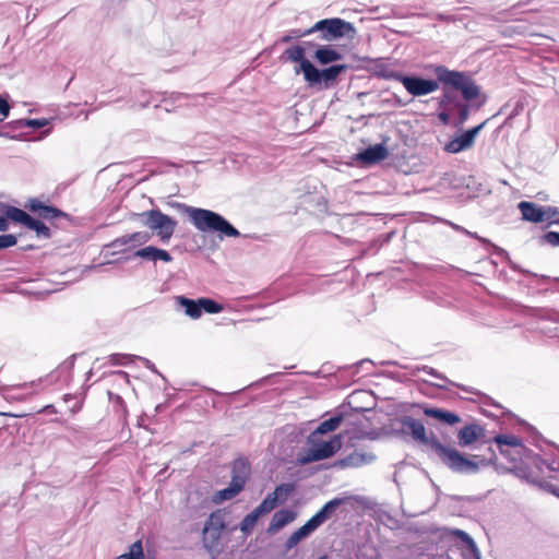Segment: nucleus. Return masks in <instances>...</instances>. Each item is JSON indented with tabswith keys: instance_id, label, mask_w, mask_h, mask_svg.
Wrapping results in <instances>:
<instances>
[{
	"instance_id": "nucleus-1",
	"label": "nucleus",
	"mask_w": 559,
	"mask_h": 559,
	"mask_svg": "<svg viewBox=\"0 0 559 559\" xmlns=\"http://www.w3.org/2000/svg\"><path fill=\"white\" fill-rule=\"evenodd\" d=\"M401 424L415 441L429 445L440 461L453 473L474 475L477 474L481 467L488 466L489 464L488 461L480 455L465 456L456 449L443 445L435 436L429 438L424 424L412 416H404L401 419Z\"/></svg>"
},
{
	"instance_id": "nucleus-2",
	"label": "nucleus",
	"mask_w": 559,
	"mask_h": 559,
	"mask_svg": "<svg viewBox=\"0 0 559 559\" xmlns=\"http://www.w3.org/2000/svg\"><path fill=\"white\" fill-rule=\"evenodd\" d=\"M425 69L432 72L442 84V95L438 102L440 109L456 108L463 103L455 92H461L466 102H471L480 95V87L465 72L450 70L442 64H428Z\"/></svg>"
},
{
	"instance_id": "nucleus-3",
	"label": "nucleus",
	"mask_w": 559,
	"mask_h": 559,
	"mask_svg": "<svg viewBox=\"0 0 559 559\" xmlns=\"http://www.w3.org/2000/svg\"><path fill=\"white\" fill-rule=\"evenodd\" d=\"M180 213L186 214L193 226L202 233H218L219 238H236L240 236L239 230L234 227L221 214L205 209L194 207L185 203L176 202L174 205Z\"/></svg>"
},
{
	"instance_id": "nucleus-4",
	"label": "nucleus",
	"mask_w": 559,
	"mask_h": 559,
	"mask_svg": "<svg viewBox=\"0 0 559 559\" xmlns=\"http://www.w3.org/2000/svg\"><path fill=\"white\" fill-rule=\"evenodd\" d=\"M311 34L319 33V38L333 41L342 38L353 40L357 31L353 23L340 17L323 19L310 27Z\"/></svg>"
},
{
	"instance_id": "nucleus-5",
	"label": "nucleus",
	"mask_w": 559,
	"mask_h": 559,
	"mask_svg": "<svg viewBox=\"0 0 559 559\" xmlns=\"http://www.w3.org/2000/svg\"><path fill=\"white\" fill-rule=\"evenodd\" d=\"M136 216L141 224L152 230L164 243L169 242L177 228V221L158 209L144 211Z\"/></svg>"
},
{
	"instance_id": "nucleus-6",
	"label": "nucleus",
	"mask_w": 559,
	"mask_h": 559,
	"mask_svg": "<svg viewBox=\"0 0 559 559\" xmlns=\"http://www.w3.org/2000/svg\"><path fill=\"white\" fill-rule=\"evenodd\" d=\"M250 473L251 466L246 457L239 456L236 460H234L231 464V480L226 488L218 490L214 495V501L223 502L231 500L237 495H239L245 488V485L250 476Z\"/></svg>"
},
{
	"instance_id": "nucleus-7",
	"label": "nucleus",
	"mask_w": 559,
	"mask_h": 559,
	"mask_svg": "<svg viewBox=\"0 0 559 559\" xmlns=\"http://www.w3.org/2000/svg\"><path fill=\"white\" fill-rule=\"evenodd\" d=\"M310 447L297 455V462L300 465H307L312 462L321 461L333 456L341 449V437L334 436L328 441H309Z\"/></svg>"
},
{
	"instance_id": "nucleus-8",
	"label": "nucleus",
	"mask_w": 559,
	"mask_h": 559,
	"mask_svg": "<svg viewBox=\"0 0 559 559\" xmlns=\"http://www.w3.org/2000/svg\"><path fill=\"white\" fill-rule=\"evenodd\" d=\"M389 79H393L403 84L404 88L412 96H425L436 92L439 88L440 82L431 79H424L415 75H406L401 72L392 71L386 75Z\"/></svg>"
},
{
	"instance_id": "nucleus-9",
	"label": "nucleus",
	"mask_w": 559,
	"mask_h": 559,
	"mask_svg": "<svg viewBox=\"0 0 559 559\" xmlns=\"http://www.w3.org/2000/svg\"><path fill=\"white\" fill-rule=\"evenodd\" d=\"M225 527L224 515L221 512H212L205 521L202 531L203 547L207 551L212 552L217 548Z\"/></svg>"
},
{
	"instance_id": "nucleus-10",
	"label": "nucleus",
	"mask_w": 559,
	"mask_h": 559,
	"mask_svg": "<svg viewBox=\"0 0 559 559\" xmlns=\"http://www.w3.org/2000/svg\"><path fill=\"white\" fill-rule=\"evenodd\" d=\"M486 124V121L481 122L480 124L466 130L461 135L452 139L450 142L445 144V151L449 153H460L462 151H465L473 146L475 138L477 134L481 131L484 126Z\"/></svg>"
},
{
	"instance_id": "nucleus-11",
	"label": "nucleus",
	"mask_w": 559,
	"mask_h": 559,
	"mask_svg": "<svg viewBox=\"0 0 559 559\" xmlns=\"http://www.w3.org/2000/svg\"><path fill=\"white\" fill-rule=\"evenodd\" d=\"M25 207L32 213H36L39 218L55 221L58 218L69 219V215L56 206L47 205L40 200L33 198L27 201Z\"/></svg>"
},
{
	"instance_id": "nucleus-12",
	"label": "nucleus",
	"mask_w": 559,
	"mask_h": 559,
	"mask_svg": "<svg viewBox=\"0 0 559 559\" xmlns=\"http://www.w3.org/2000/svg\"><path fill=\"white\" fill-rule=\"evenodd\" d=\"M376 460V455L371 452L355 450L343 459L334 462V466L338 468L359 467L370 464Z\"/></svg>"
},
{
	"instance_id": "nucleus-13",
	"label": "nucleus",
	"mask_w": 559,
	"mask_h": 559,
	"mask_svg": "<svg viewBox=\"0 0 559 559\" xmlns=\"http://www.w3.org/2000/svg\"><path fill=\"white\" fill-rule=\"evenodd\" d=\"M518 207L524 221L535 224L545 223L544 205H539L530 201H522L519 203Z\"/></svg>"
},
{
	"instance_id": "nucleus-14",
	"label": "nucleus",
	"mask_w": 559,
	"mask_h": 559,
	"mask_svg": "<svg viewBox=\"0 0 559 559\" xmlns=\"http://www.w3.org/2000/svg\"><path fill=\"white\" fill-rule=\"evenodd\" d=\"M134 257L142 258L147 261H163L165 263H169L173 261V257L170 253L164 249H159L154 246H147L141 248L134 252Z\"/></svg>"
},
{
	"instance_id": "nucleus-15",
	"label": "nucleus",
	"mask_w": 559,
	"mask_h": 559,
	"mask_svg": "<svg viewBox=\"0 0 559 559\" xmlns=\"http://www.w3.org/2000/svg\"><path fill=\"white\" fill-rule=\"evenodd\" d=\"M296 519V513L288 509H281L276 511L269 524L267 533L275 534L287 524L292 523Z\"/></svg>"
},
{
	"instance_id": "nucleus-16",
	"label": "nucleus",
	"mask_w": 559,
	"mask_h": 559,
	"mask_svg": "<svg viewBox=\"0 0 559 559\" xmlns=\"http://www.w3.org/2000/svg\"><path fill=\"white\" fill-rule=\"evenodd\" d=\"M388 156L389 151L383 144L369 146L357 155L358 159L366 164H374L381 162Z\"/></svg>"
},
{
	"instance_id": "nucleus-17",
	"label": "nucleus",
	"mask_w": 559,
	"mask_h": 559,
	"mask_svg": "<svg viewBox=\"0 0 559 559\" xmlns=\"http://www.w3.org/2000/svg\"><path fill=\"white\" fill-rule=\"evenodd\" d=\"M484 428L477 424L464 426L457 433L459 444L463 448L471 445L479 437L484 436Z\"/></svg>"
},
{
	"instance_id": "nucleus-18",
	"label": "nucleus",
	"mask_w": 559,
	"mask_h": 559,
	"mask_svg": "<svg viewBox=\"0 0 559 559\" xmlns=\"http://www.w3.org/2000/svg\"><path fill=\"white\" fill-rule=\"evenodd\" d=\"M345 502L343 498H334L328 501L310 519L314 522V524L319 527L325 521H328L332 514L336 511V509Z\"/></svg>"
},
{
	"instance_id": "nucleus-19",
	"label": "nucleus",
	"mask_w": 559,
	"mask_h": 559,
	"mask_svg": "<svg viewBox=\"0 0 559 559\" xmlns=\"http://www.w3.org/2000/svg\"><path fill=\"white\" fill-rule=\"evenodd\" d=\"M318 526L309 519L302 526L296 530L285 542L286 549H292L297 546L304 538L314 532Z\"/></svg>"
},
{
	"instance_id": "nucleus-20",
	"label": "nucleus",
	"mask_w": 559,
	"mask_h": 559,
	"mask_svg": "<svg viewBox=\"0 0 559 559\" xmlns=\"http://www.w3.org/2000/svg\"><path fill=\"white\" fill-rule=\"evenodd\" d=\"M342 420H343L342 414H337L335 416L330 417L326 420H323L318 426V428L309 435V441H314L316 439L319 438L320 435H324V433L334 431L335 429L338 428Z\"/></svg>"
},
{
	"instance_id": "nucleus-21",
	"label": "nucleus",
	"mask_w": 559,
	"mask_h": 559,
	"mask_svg": "<svg viewBox=\"0 0 559 559\" xmlns=\"http://www.w3.org/2000/svg\"><path fill=\"white\" fill-rule=\"evenodd\" d=\"M176 302L183 309L185 314L190 317L191 319L195 320L202 316V309L200 307V298L194 300V299H190L186 296H177Z\"/></svg>"
},
{
	"instance_id": "nucleus-22",
	"label": "nucleus",
	"mask_w": 559,
	"mask_h": 559,
	"mask_svg": "<svg viewBox=\"0 0 559 559\" xmlns=\"http://www.w3.org/2000/svg\"><path fill=\"white\" fill-rule=\"evenodd\" d=\"M424 414L428 417L436 418L442 423H445L448 425H455L461 421V418L455 413L441 409V408H435V407H425Z\"/></svg>"
},
{
	"instance_id": "nucleus-23",
	"label": "nucleus",
	"mask_w": 559,
	"mask_h": 559,
	"mask_svg": "<svg viewBox=\"0 0 559 559\" xmlns=\"http://www.w3.org/2000/svg\"><path fill=\"white\" fill-rule=\"evenodd\" d=\"M314 58L321 64H329L342 59V55L331 46H322L314 52Z\"/></svg>"
},
{
	"instance_id": "nucleus-24",
	"label": "nucleus",
	"mask_w": 559,
	"mask_h": 559,
	"mask_svg": "<svg viewBox=\"0 0 559 559\" xmlns=\"http://www.w3.org/2000/svg\"><path fill=\"white\" fill-rule=\"evenodd\" d=\"M0 211H4L8 218L13 222L20 223L26 227L32 216L27 214L25 211L10 205H4L0 203Z\"/></svg>"
},
{
	"instance_id": "nucleus-25",
	"label": "nucleus",
	"mask_w": 559,
	"mask_h": 559,
	"mask_svg": "<svg viewBox=\"0 0 559 559\" xmlns=\"http://www.w3.org/2000/svg\"><path fill=\"white\" fill-rule=\"evenodd\" d=\"M300 71L310 86L321 83V70L317 69L309 60H302Z\"/></svg>"
},
{
	"instance_id": "nucleus-26",
	"label": "nucleus",
	"mask_w": 559,
	"mask_h": 559,
	"mask_svg": "<svg viewBox=\"0 0 559 559\" xmlns=\"http://www.w3.org/2000/svg\"><path fill=\"white\" fill-rule=\"evenodd\" d=\"M347 69L346 64H333L329 68L321 70V82H324L328 86L330 82H333L337 76Z\"/></svg>"
},
{
	"instance_id": "nucleus-27",
	"label": "nucleus",
	"mask_w": 559,
	"mask_h": 559,
	"mask_svg": "<svg viewBox=\"0 0 559 559\" xmlns=\"http://www.w3.org/2000/svg\"><path fill=\"white\" fill-rule=\"evenodd\" d=\"M295 490V486L290 483H285V484H281L278 485L273 492H271L270 495H272L274 498H275V501H276V504L278 503H284L288 497L293 493V491Z\"/></svg>"
},
{
	"instance_id": "nucleus-28",
	"label": "nucleus",
	"mask_w": 559,
	"mask_h": 559,
	"mask_svg": "<svg viewBox=\"0 0 559 559\" xmlns=\"http://www.w3.org/2000/svg\"><path fill=\"white\" fill-rule=\"evenodd\" d=\"M28 229H32L36 233L38 238L49 239L51 237V231L48 226H46L40 219H36L32 216L28 224L26 225Z\"/></svg>"
},
{
	"instance_id": "nucleus-29",
	"label": "nucleus",
	"mask_w": 559,
	"mask_h": 559,
	"mask_svg": "<svg viewBox=\"0 0 559 559\" xmlns=\"http://www.w3.org/2000/svg\"><path fill=\"white\" fill-rule=\"evenodd\" d=\"M525 478L528 483L559 498V487L552 485L549 481L533 477L532 474L525 475Z\"/></svg>"
},
{
	"instance_id": "nucleus-30",
	"label": "nucleus",
	"mask_w": 559,
	"mask_h": 559,
	"mask_svg": "<svg viewBox=\"0 0 559 559\" xmlns=\"http://www.w3.org/2000/svg\"><path fill=\"white\" fill-rule=\"evenodd\" d=\"M117 559H146L143 545L141 540H136L129 546V549L126 554L120 555Z\"/></svg>"
},
{
	"instance_id": "nucleus-31",
	"label": "nucleus",
	"mask_w": 559,
	"mask_h": 559,
	"mask_svg": "<svg viewBox=\"0 0 559 559\" xmlns=\"http://www.w3.org/2000/svg\"><path fill=\"white\" fill-rule=\"evenodd\" d=\"M453 534L457 536L467 546V548L472 551L476 559H480V552L478 550V547L469 534L462 530H454Z\"/></svg>"
},
{
	"instance_id": "nucleus-32",
	"label": "nucleus",
	"mask_w": 559,
	"mask_h": 559,
	"mask_svg": "<svg viewBox=\"0 0 559 559\" xmlns=\"http://www.w3.org/2000/svg\"><path fill=\"white\" fill-rule=\"evenodd\" d=\"M259 516L260 515H258V513L255 511H251L240 522L239 527L245 536H249L252 533V531L258 522Z\"/></svg>"
},
{
	"instance_id": "nucleus-33",
	"label": "nucleus",
	"mask_w": 559,
	"mask_h": 559,
	"mask_svg": "<svg viewBox=\"0 0 559 559\" xmlns=\"http://www.w3.org/2000/svg\"><path fill=\"white\" fill-rule=\"evenodd\" d=\"M200 307L202 309V313L206 312L211 314L219 313L224 309L223 305L218 304L217 301L211 298L205 297L200 298Z\"/></svg>"
},
{
	"instance_id": "nucleus-34",
	"label": "nucleus",
	"mask_w": 559,
	"mask_h": 559,
	"mask_svg": "<svg viewBox=\"0 0 559 559\" xmlns=\"http://www.w3.org/2000/svg\"><path fill=\"white\" fill-rule=\"evenodd\" d=\"M417 370L418 371H423V372H425V373H427V374H429V376H431V377H433L436 379L441 380L443 383L436 384L439 389H444L448 383L454 384L445 376H443L442 373H440L438 370H436L432 367L421 366V367H418Z\"/></svg>"
},
{
	"instance_id": "nucleus-35",
	"label": "nucleus",
	"mask_w": 559,
	"mask_h": 559,
	"mask_svg": "<svg viewBox=\"0 0 559 559\" xmlns=\"http://www.w3.org/2000/svg\"><path fill=\"white\" fill-rule=\"evenodd\" d=\"M183 98V95L182 94H167V93H163V98L160 99L159 104H155L154 105V108L155 109H159V108H163L166 112H170L173 110V108L169 106V102L171 100V104L176 100H179Z\"/></svg>"
},
{
	"instance_id": "nucleus-36",
	"label": "nucleus",
	"mask_w": 559,
	"mask_h": 559,
	"mask_svg": "<svg viewBox=\"0 0 559 559\" xmlns=\"http://www.w3.org/2000/svg\"><path fill=\"white\" fill-rule=\"evenodd\" d=\"M285 56L290 61L299 62L300 66L302 64V60H307L305 58V49L299 45L287 48L285 50Z\"/></svg>"
},
{
	"instance_id": "nucleus-37",
	"label": "nucleus",
	"mask_w": 559,
	"mask_h": 559,
	"mask_svg": "<svg viewBox=\"0 0 559 559\" xmlns=\"http://www.w3.org/2000/svg\"><path fill=\"white\" fill-rule=\"evenodd\" d=\"M276 506L275 498L272 495H267L253 511H255L258 515H262L270 513Z\"/></svg>"
},
{
	"instance_id": "nucleus-38",
	"label": "nucleus",
	"mask_w": 559,
	"mask_h": 559,
	"mask_svg": "<svg viewBox=\"0 0 559 559\" xmlns=\"http://www.w3.org/2000/svg\"><path fill=\"white\" fill-rule=\"evenodd\" d=\"M545 223L548 225H559V209L550 205H544Z\"/></svg>"
},
{
	"instance_id": "nucleus-39",
	"label": "nucleus",
	"mask_w": 559,
	"mask_h": 559,
	"mask_svg": "<svg viewBox=\"0 0 559 559\" xmlns=\"http://www.w3.org/2000/svg\"><path fill=\"white\" fill-rule=\"evenodd\" d=\"M495 442L498 445H510V447H520L522 445L521 440L511 435H498L495 437Z\"/></svg>"
},
{
	"instance_id": "nucleus-40",
	"label": "nucleus",
	"mask_w": 559,
	"mask_h": 559,
	"mask_svg": "<svg viewBox=\"0 0 559 559\" xmlns=\"http://www.w3.org/2000/svg\"><path fill=\"white\" fill-rule=\"evenodd\" d=\"M311 32H310V28H307V29H299V28H296V29H289L282 38H281V41L282 43H289L294 39H298V38H301V37H305L307 35H310Z\"/></svg>"
},
{
	"instance_id": "nucleus-41",
	"label": "nucleus",
	"mask_w": 559,
	"mask_h": 559,
	"mask_svg": "<svg viewBox=\"0 0 559 559\" xmlns=\"http://www.w3.org/2000/svg\"><path fill=\"white\" fill-rule=\"evenodd\" d=\"M111 365L126 366L135 360L134 355L130 354H112L109 356Z\"/></svg>"
},
{
	"instance_id": "nucleus-42",
	"label": "nucleus",
	"mask_w": 559,
	"mask_h": 559,
	"mask_svg": "<svg viewBox=\"0 0 559 559\" xmlns=\"http://www.w3.org/2000/svg\"><path fill=\"white\" fill-rule=\"evenodd\" d=\"M126 246H131L129 235L118 237L108 245V247L111 248L114 252H123Z\"/></svg>"
},
{
	"instance_id": "nucleus-43",
	"label": "nucleus",
	"mask_w": 559,
	"mask_h": 559,
	"mask_svg": "<svg viewBox=\"0 0 559 559\" xmlns=\"http://www.w3.org/2000/svg\"><path fill=\"white\" fill-rule=\"evenodd\" d=\"M151 239L148 233L145 231H135L129 235V240L131 241V247L141 246L146 243Z\"/></svg>"
},
{
	"instance_id": "nucleus-44",
	"label": "nucleus",
	"mask_w": 559,
	"mask_h": 559,
	"mask_svg": "<svg viewBox=\"0 0 559 559\" xmlns=\"http://www.w3.org/2000/svg\"><path fill=\"white\" fill-rule=\"evenodd\" d=\"M20 124H24L25 128L40 129L48 124L47 119H24V121L19 122Z\"/></svg>"
},
{
	"instance_id": "nucleus-45",
	"label": "nucleus",
	"mask_w": 559,
	"mask_h": 559,
	"mask_svg": "<svg viewBox=\"0 0 559 559\" xmlns=\"http://www.w3.org/2000/svg\"><path fill=\"white\" fill-rule=\"evenodd\" d=\"M16 245V237L12 234L0 235V250Z\"/></svg>"
},
{
	"instance_id": "nucleus-46",
	"label": "nucleus",
	"mask_w": 559,
	"mask_h": 559,
	"mask_svg": "<svg viewBox=\"0 0 559 559\" xmlns=\"http://www.w3.org/2000/svg\"><path fill=\"white\" fill-rule=\"evenodd\" d=\"M542 241L554 247L559 246V233L557 231H548L543 235Z\"/></svg>"
},
{
	"instance_id": "nucleus-47",
	"label": "nucleus",
	"mask_w": 559,
	"mask_h": 559,
	"mask_svg": "<svg viewBox=\"0 0 559 559\" xmlns=\"http://www.w3.org/2000/svg\"><path fill=\"white\" fill-rule=\"evenodd\" d=\"M455 109L459 110V122L460 123L465 122L468 118V112H469L468 105H466L465 103H462Z\"/></svg>"
},
{
	"instance_id": "nucleus-48",
	"label": "nucleus",
	"mask_w": 559,
	"mask_h": 559,
	"mask_svg": "<svg viewBox=\"0 0 559 559\" xmlns=\"http://www.w3.org/2000/svg\"><path fill=\"white\" fill-rule=\"evenodd\" d=\"M532 459V464L539 471V472H543L544 471V467H546V464H547V461H545L540 455L538 454H533L531 456Z\"/></svg>"
},
{
	"instance_id": "nucleus-49",
	"label": "nucleus",
	"mask_w": 559,
	"mask_h": 559,
	"mask_svg": "<svg viewBox=\"0 0 559 559\" xmlns=\"http://www.w3.org/2000/svg\"><path fill=\"white\" fill-rule=\"evenodd\" d=\"M24 121V119H19V120H14V121H10L8 122L5 126H3V129H5L7 131H14V130H22L25 128L24 124H20L19 122H22Z\"/></svg>"
},
{
	"instance_id": "nucleus-50",
	"label": "nucleus",
	"mask_w": 559,
	"mask_h": 559,
	"mask_svg": "<svg viewBox=\"0 0 559 559\" xmlns=\"http://www.w3.org/2000/svg\"><path fill=\"white\" fill-rule=\"evenodd\" d=\"M9 112V104L4 99L0 98V122L8 117Z\"/></svg>"
},
{
	"instance_id": "nucleus-51",
	"label": "nucleus",
	"mask_w": 559,
	"mask_h": 559,
	"mask_svg": "<svg viewBox=\"0 0 559 559\" xmlns=\"http://www.w3.org/2000/svg\"><path fill=\"white\" fill-rule=\"evenodd\" d=\"M74 360H75V355H72L68 361H64L62 365H60L58 367V369L56 370V372H61L62 370H71L73 368V365H74Z\"/></svg>"
},
{
	"instance_id": "nucleus-52",
	"label": "nucleus",
	"mask_w": 559,
	"mask_h": 559,
	"mask_svg": "<svg viewBox=\"0 0 559 559\" xmlns=\"http://www.w3.org/2000/svg\"><path fill=\"white\" fill-rule=\"evenodd\" d=\"M135 359L141 360L147 369H150V370H152L153 372H156V373H157V370H156V368H155V365H154L151 360H148L147 358L140 357V356H135Z\"/></svg>"
},
{
	"instance_id": "nucleus-53",
	"label": "nucleus",
	"mask_w": 559,
	"mask_h": 559,
	"mask_svg": "<svg viewBox=\"0 0 559 559\" xmlns=\"http://www.w3.org/2000/svg\"><path fill=\"white\" fill-rule=\"evenodd\" d=\"M9 228V223L5 217L0 216V231H5Z\"/></svg>"
},
{
	"instance_id": "nucleus-54",
	"label": "nucleus",
	"mask_w": 559,
	"mask_h": 559,
	"mask_svg": "<svg viewBox=\"0 0 559 559\" xmlns=\"http://www.w3.org/2000/svg\"><path fill=\"white\" fill-rule=\"evenodd\" d=\"M438 117L444 123H448L450 120V115L445 110L439 112Z\"/></svg>"
},
{
	"instance_id": "nucleus-55",
	"label": "nucleus",
	"mask_w": 559,
	"mask_h": 559,
	"mask_svg": "<svg viewBox=\"0 0 559 559\" xmlns=\"http://www.w3.org/2000/svg\"><path fill=\"white\" fill-rule=\"evenodd\" d=\"M546 468L551 471V472H559V465H556L555 461L547 462Z\"/></svg>"
},
{
	"instance_id": "nucleus-56",
	"label": "nucleus",
	"mask_w": 559,
	"mask_h": 559,
	"mask_svg": "<svg viewBox=\"0 0 559 559\" xmlns=\"http://www.w3.org/2000/svg\"><path fill=\"white\" fill-rule=\"evenodd\" d=\"M461 390H463L464 392H467V393H474V394H479V392H477L476 390L472 389V388H467V386H464V385H457Z\"/></svg>"
},
{
	"instance_id": "nucleus-57",
	"label": "nucleus",
	"mask_w": 559,
	"mask_h": 559,
	"mask_svg": "<svg viewBox=\"0 0 559 559\" xmlns=\"http://www.w3.org/2000/svg\"><path fill=\"white\" fill-rule=\"evenodd\" d=\"M0 136H3V138H14V135H11L9 131H7L5 129H0Z\"/></svg>"
},
{
	"instance_id": "nucleus-58",
	"label": "nucleus",
	"mask_w": 559,
	"mask_h": 559,
	"mask_svg": "<svg viewBox=\"0 0 559 559\" xmlns=\"http://www.w3.org/2000/svg\"><path fill=\"white\" fill-rule=\"evenodd\" d=\"M485 397H486V402H485L486 405H493L496 407H500V405L495 403L491 397H489V396H485Z\"/></svg>"
},
{
	"instance_id": "nucleus-59",
	"label": "nucleus",
	"mask_w": 559,
	"mask_h": 559,
	"mask_svg": "<svg viewBox=\"0 0 559 559\" xmlns=\"http://www.w3.org/2000/svg\"><path fill=\"white\" fill-rule=\"evenodd\" d=\"M451 226H452L455 230H457V231H461V233H463V234H464V233H467V229H465V228H464V227H462V226H459V225H456V224H451Z\"/></svg>"
},
{
	"instance_id": "nucleus-60",
	"label": "nucleus",
	"mask_w": 559,
	"mask_h": 559,
	"mask_svg": "<svg viewBox=\"0 0 559 559\" xmlns=\"http://www.w3.org/2000/svg\"><path fill=\"white\" fill-rule=\"evenodd\" d=\"M464 234H465V235H468V236H471V237H474V238H476V239H478V240H480V241H484V242L486 241L485 239H483L481 237H479V236H478L477 234H475V233H471V231H468V230H467V233H464Z\"/></svg>"
},
{
	"instance_id": "nucleus-61",
	"label": "nucleus",
	"mask_w": 559,
	"mask_h": 559,
	"mask_svg": "<svg viewBox=\"0 0 559 559\" xmlns=\"http://www.w3.org/2000/svg\"><path fill=\"white\" fill-rule=\"evenodd\" d=\"M151 103H152V100H151V99H147V100H145V102L141 103V107H142V108H145V107H147Z\"/></svg>"
},
{
	"instance_id": "nucleus-62",
	"label": "nucleus",
	"mask_w": 559,
	"mask_h": 559,
	"mask_svg": "<svg viewBox=\"0 0 559 559\" xmlns=\"http://www.w3.org/2000/svg\"><path fill=\"white\" fill-rule=\"evenodd\" d=\"M34 382H31V383H23V384H19L16 385L17 388H27L29 385H32Z\"/></svg>"
},
{
	"instance_id": "nucleus-63",
	"label": "nucleus",
	"mask_w": 559,
	"mask_h": 559,
	"mask_svg": "<svg viewBox=\"0 0 559 559\" xmlns=\"http://www.w3.org/2000/svg\"><path fill=\"white\" fill-rule=\"evenodd\" d=\"M117 374L122 376V377H124V378H128V373H127V372H124V371H121V370H120V371H117Z\"/></svg>"
},
{
	"instance_id": "nucleus-64",
	"label": "nucleus",
	"mask_w": 559,
	"mask_h": 559,
	"mask_svg": "<svg viewBox=\"0 0 559 559\" xmlns=\"http://www.w3.org/2000/svg\"><path fill=\"white\" fill-rule=\"evenodd\" d=\"M318 559H328V557L324 555V556H320Z\"/></svg>"
}]
</instances>
